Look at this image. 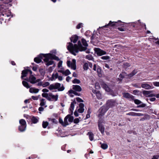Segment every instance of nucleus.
<instances>
[{
	"label": "nucleus",
	"instance_id": "f257e3e1",
	"mask_svg": "<svg viewBox=\"0 0 159 159\" xmlns=\"http://www.w3.org/2000/svg\"><path fill=\"white\" fill-rule=\"evenodd\" d=\"M82 42L83 44L85 46H82L81 42L79 41L77 44L73 45L71 43H69L67 46L68 49L74 55H76V53L79 51H83L87 49V47L88 46L86 41L84 39H82Z\"/></svg>",
	"mask_w": 159,
	"mask_h": 159
},
{
	"label": "nucleus",
	"instance_id": "f03ea898",
	"mask_svg": "<svg viewBox=\"0 0 159 159\" xmlns=\"http://www.w3.org/2000/svg\"><path fill=\"white\" fill-rule=\"evenodd\" d=\"M52 53H50L48 54H40V59L42 57H43V58H42L45 62V63L47 66H49L52 65L53 64V61L52 60V59H54L57 61H59V58L52 54V53H55L56 52V50H54L51 52ZM41 60H40V62Z\"/></svg>",
	"mask_w": 159,
	"mask_h": 159
},
{
	"label": "nucleus",
	"instance_id": "7ed1b4c3",
	"mask_svg": "<svg viewBox=\"0 0 159 159\" xmlns=\"http://www.w3.org/2000/svg\"><path fill=\"white\" fill-rule=\"evenodd\" d=\"M73 119L74 118L72 116L70 115H68L65 118L64 121L60 118L59 119V121L60 123L62 125L66 126L72 122Z\"/></svg>",
	"mask_w": 159,
	"mask_h": 159
},
{
	"label": "nucleus",
	"instance_id": "20e7f679",
	"mask_svg": "<svg viewBox=\"0 0 159 159\" xmlns=\"http://www.w3.org/2000/svg\"><path fill=\"white\" fill-rule=\"evenodd\" d=\"M4 5L0 4L1 6H2V7H4L3 9H2V8H1L2 10H4L3 11H0V16H5V17L6 16L7 17L10 16L11 15V12L9 10L7 9V7L6 6V3H5Z\"/></svg>",
	"mask_w": 159,
	"mask_h": 159
},
{
	"label": "nucleus",
	"instance_id": "39448f33",
	"mask_svg": "<svg viewBox=\"0 0 159 159\" xmlns=\"http://www.w3.org/2000/svg\"><path fill=\"white\" fill-rule=\"evenodd\" d=\"M64 89L62 85L61 86V84L57 83L52 84L49 87V89L51 90L57 89L58 91H62Z\"/></svg>",
	"mask_w": 159,
	"mask_h": 159
},
{
	"label": "nucleus",
	"instance_id": "423d86ee",
	"mask_svg": "<svg viewBox=\"0 0 159 159\" xmlns=\"http://www.w3.org/2000/svg\"><path fill=\"white\" fill-rule=\"evenodd\" d=\"M25 80L33 84L38 82V85H39L40 83L39 82V79H38L37 80L36 78L33 75H32V74L30 75L29 79L27 78V79H25Z\"/></svg>",
	"mask_w": 159,
	"mask_h": 159
},
{
	"label": "nucleus",
	"instance_id": "0eeeda50",
	"mask_svg": "<svg viewBox=\"0 0 159 159\" xmlns=\"http://www.w3.org/2000/svg\"><path fill=\"white\" fill-rule=\"evenodd\" d=\"M108 109V108L106 106H102L101 107L98 111V116L100 117L104 115Z\"/></svg>",
	"mask_w": 159,
	"mask_h": 159
},
{
	"label": "nucleus",
	"instance_id": "6e6552de",
	"mask_svg": "<svg viewBox=\"0 0 159 159\" xmlns=\"http://www.w3.org/2000/svg\"><path fill=\"white\" fill-rule=\"evenodd\" d=\"M123 25V22L120 20H119L118 22H112L111 21H110L109 24L105 25V27H106L108 25H111L113 26H117L119 25Z\"/></svg>",
	"mask_w": 159,
	"mask_h": 159
},
{
	"label": "nucleus",
	"instance_id": "1a4fd4ad",
	"mask_svg": "<svg viewBox=\"0 0 159 159\" xmlns=\"http://www.w3.org/2000/svg\"><path fill=\"white\" fill-rule=\"evenodd\" d=\"M95 52L98 56H101L106 54V52L98 48H95L94 49Z\"/></svg>",
	"mask_w": 159,
	"mask_h": 159
},
{
	"label": "nucleus",
	"instance_id": "9d476101",
	"mask_svg": "<svg viewBox=\"0 0 159 159\" xmlns=\"http://www.w3.org/2000/svg\"><path fill=\"white\" fill-rule=\"evenodd\" d=\"M67 65L68 66L71 67L74 70H75L76 69V61L74 59L72 60L71 63L70 61H67Z\"/></svg>",
	"mask_w": 159,
	"mask_h": 159
},
{
	"label": "nucleus",
	"instance_id": "9b49d317",
	"mask_svg": "<svg viewBox=\"0 0 159 159\" xmlns=\"http://www.w3.org/2000/svg\"><path fill=\"white\" fill-rule=\"evenodd\" d=\"M57 95H54L50 93L49 94V97L48 98V100L51 101H56L57 100L58 98Z\"/></svg>",
	"mask_w": 159,
	"mask_h": 159
},
{
	"label": "nucleus",
	"instance_id": "f8f14e48",
	"mask_svg": "<svg viewBox=\"0 0 159 159\" xmlns=\"http://www.w3.org/2000/svg\"><path fill=\"white\" fill-rule=\"evenodd\" d=\"M29 72L30 75L32 74V71L30 70H24L22 71L21 78L23 79L25 77L27 74Z\"/></svg>",
	"mask_w": 159,
	"mask_h": 159
},
{
	"label": "nucleus",
	"instance_id": "ddd939ff",
	"mask_svg": "<svg viewBox=\"0 0 159 159\" xmlns=\"http://www.w3.org/2000/svg\"><path fill=\"white\" fill-rule=\"evenodd\" d=\"M116 103L115 102L111 100H108L107 102V106L108 108L112 107L116 105Z\"/></svg>",
	"mask_w": 159,
	"mask_h": 159
},
{
	"label": "nucleus",
	"instance_id": "4468645a",
	"mask_svg": "<svg viewBox=\"0 0 159 159\" xmlns=\"http://www.w3.org/2000/svg\"><path fill=\"white\" fill-rule=\"evenodd\" d=\"M141 87L143 88L147 89H152L153 88L151 86L146 83H142L141 84Z\"/></svg>",
	"mask_w": 159,
	"mask_h": 159
},
{
	"label": "nucleus",
	"instance_id": "2eb2a0df",
	"mask_svg": "<svg viewBox=\"0 0 159 159\" xmlns=\"http://www.w3.org/2000/svg\"><path fill=\"white\" fill-rule=\"evenodd\" d=\"M58 72L62 73L63 75L66 76L68 75L71 74V73L69 70H66L64 71L63 70H58Z\"/></svg>",
	"mask_w": 159,
	"mask_h": 159
},
{
	"label": "nucleus",
	"instance_id": "dca6fc26",
	"mask_svg": "<svg viewBox=\"0 0 159 159\" xmlns=\"http://www.w3.org/2000/svg\"><path fill=\"white\" fill-rule=\"evenodd\" d=\"M124 97L129 99L130 100L134 99V96L128 93H124L123 94Z\"/></svg>",
	"mask_w": 159,
	"mask_h": 159
},
{
	"label": "nucleus",
	"instance_id": "f3484780",
	"mask_svg": "<svg viewBox=\"0 0 159 159\" xmlns=\"http://www.w3.org/2000/svg\"><path fill=\"white\" fill-rule=\"evenodd\" d=\"M79 108L78 110V111L80 113H83L84 110V105L83 103H80L79 105Z\"/></svg>",
	"mask_w": 159,
	"mask_h": 159
},
{
	"label": "nucleus",
	"instance_id": "a211bd4d",
	"mask_svg": "<svg viewBox=\"0 0 159 159\" xmlns=\"http://www.w3.org/2000/svg\"><path fill=\"white\" fill-rule=\"evenodd\" d=\"M152 91H143V93L144 95H145L147 97H154V96H151L152 95H154V94L151 93Z\"/></svg>",
	"mask_w": 159,
	"mask_h": 159
},
{
	"label": "nucleus",
	"instance_id": "6ab92c4d",
	"mask_svg": "<svg viewBox=\"0 0 159 159\" xmlns=\"http://www.w3.org/2000/svg\"><path fill=\"white\" fill-rule=\"evenodd\" d=\"M76 104V102L75 101H74L72 102L70 104V108L69 109L70 112L72 114L73 111L74 109L75 105Z\"/></svg>",
	"mask_w": 159,
	"mask_h": 159
},
{
	"label": "nucleus",
	"instance_id": "aec40b11",
	"mask_svg": "<svg viewBox=\"0 0 159 159\" xmlns=\"http://www.w3.org/2000/svg\"><path fill=\"white\" fill-rule=\"evenodd\" d=\"M72 89L75 91L78 92H80L82 90V89L80 86L78 85H73Z\"/></svg>",
	"mask_w": 159,
	"mask_h": 159
},
{
	"label": "nucleus",
	"instance_id": "412c9836",
	"mask_svg": "<svg viewBox=\"0 0 159 159\" xmlns=\"http://www.w3.org/2000/svg\"><path fill=\"white\" fill-rule=\"evenodd\" d=\"M78 38V37L77 36L74 35L72 36L70 39L71 41L75 43L77 41Z\"/></svg>",
	"mask_w": 159,
	"mask_h": 159
},
{
	"label": "nucleus",
	"instance_id": "4be33fe9",
	"mask_svg": "<svg viewBox=\"0 0 159 159\" xmlns=\"http://www.w3.org/2000/svg\"><path fill=\"white\" fill-rule=\"evenodd\" d=\"M58 74L57 73H53L52 77L51 78V80L53 81L55 80L56 79L58 78Z\"/></svg>",
	"mask_w": 159,
	"mask_h": 159
},
{
	"label": "nucleus",
	"instance_id": "5701e85b",
	"mask_svg": "<svg viewBox=\"0 0 159 159\" xmlns=\"http://www.w3.org/2000/svg\"><path fill=\"white\" fill-rule=\"evenodd\" d=\"M39 91V89H35L34 88H30L29 89V91L31 93H36Z\"/></svg>",
	"mask_w": 159,
	"mask_h": 159
},
{
	"label": "nucleus",
	"instance_id": "b1692460",
	"mask_svg": "<svg viewBox=\"0 0 159 159\" xmlns=\"http://www.w3.org/2000/svg\"><path fill=\"white\" fill-rule=\"evenodd\" d=\"M26 128V125H20L19 126V130L20 132H23L25 130Z\"/></svg>",
	"mask_w": 159,
	"mask_h": 159
},
{
	"label": "nucleus",
	"instance_id": "393cba45",
	"mask_svg": "<svg viewBox=\"0 0 159 159\" xmlns=\"http://www.w3.org/2000/svg\"><path fill=\"white\" fill-rule=\"evenodd\" d=\"M127 114L130 115L131 116H140L143 115L141 113H136L133 112H131Z\"/></svg>",
	"mask_w": 159,
	"mask_h": 159
},
{
	"label": "nucleus",
	"instance_id": "a878e982",
	"mask_svg": "<svg viewBox=\"0 0 159 159\" xmlns=\"http://www.w3.org/2000/svg\"><path fill=\"white\" fill-rule=\"evenodd\" d=\"M99 129L101 133H103L104 131V127L102 124L99 123L98 124Z\"/></svg>",
	"mask_w": 159,
	"mask_h": 159
},
{
	"label": "nucleus",
	"instance_id": "bb28decb",
	"mask_svg": "<svg viewBox=\"0 0 159 159\" xmlns=\"http://www.w3.org/2000/svg\"><path fill=\"white\" fill-rule=\"evenodd\" d=\"M88 135L89 136V139L91 141H92L93 139V134L91 132H89Z\"/></svg>",
	"mask_w": 159,
	"mask_h": 159
},
{
	"label": "nucleus",
	"instance_id": "cd10ccee",
	"mask_svg": "<svg viewBox=\"0 0 159 159\" xmlns=\"http://www.w3.org/2000/svg\"><path fill=\"white\" fill-rule=\"evenodd\" d=\"M49 85V83L48 82H45L44 83L40 82V86H42L43 87H45Z\"/></svg>",
	"mask_w": 159,
	"mask_h": 159
},
{
	"label": "nucleus",
	"instance_id": "c85d7f7f",
	"mask_svg": "<svg viewBox=\"0 0 159 159\" xmlns=\"http://www.w3.org/2000/svg\"><path fill=\"white\" fill-rule=\"evenodd\" d=\"M22 83L23 85L27 88L28 89L30 88V85H29V84L27 82L25 81H22Z\"/></svg>",
	"mask_w": 159,
	"mask_h": 159
},
{
	"label": "nucleus",
	"instance_id": "c756f323",
	"mask_svg": "<svg viewBox=\"0 0 159 159\" xmlns=\"http://www.w3.org/2000/svg\"><path fill=\"white\" fill-rule=\"evenodd\" d=\"M31 120L32 122L34 124H35L37 123L38 121V119L36 118L34 116L33 117L31 118Z\"/></svg>",
	"mask_w": 159,
	"mask_h": 159
},
{
	"label": "nucleus",
	"instance_id": "7c9ffc66",
	"mask_svg": "<svg viewBox=\"0 0 159 159\" xmlns=\"http://www.w3.org/2000/svg\"><path fill=\"white\" fill-rule=\"evenodd\" d=\"M68 93H69V95L71 97H73V95H72V94H76V93L73 90H70L68 92Z\"/></svg>",
	"mask_w": 159,
	"mask_h": 159
},
{
	"label": "nucleus",
	"instance_id": "2f4dec72",
	"mask_svg": "<svg viewBox=\"0 0 159 159\" xmlns=\"http://www.w3.org/2000/svg\"><path fill=\"white\" fill-rule=\"evenodd\" d=\"M40 106H43L44 107L47 106L45 105V101L44 99H43L40 101Z\"/></svg>",
	"mask_w": 159,
	"mask_h": 159
},
{
	"label": "nucleus",
	"instance_id": "473e14b6",
	"mask_svg": "<svg viewBox=\"0 0 159 159\" xmlns=\"http://www.w3.org/2000/svg\"><path fill=\"white\" fill-rule=\"evenodd\" d=\"M103 87L105 89V90L107 92H110V89L109 87L106 84H104L103 85Z\"/></svg>",
	"mask_w": 159,
	"mask_h": 159
},
{
	"label": "nucleus",
	"instance_id": "72a5a7b5",
	"mask_svg": "<svg viewBox=\"0 0 159 159\" xmlns=\"http://www.w3.org/2000/svg\"><path fill=\"white\" fill-rule=\"evenodd\" d=\"M85 58L89 60H93V58L92 55L90 54L86 55L85 57Z\"/></svg>",
	"mask_w": 159,
	"mask_h": 159
},
{
	"label": "nucleus",
	"instance_id": "f704fd0d",
	"mask_svg": "<svg viewBox=\"0 0 159 159\" xmlns=\"http://www.w3.org/2000/svg\"><path fill=\"white\" fill-rule=\"evenodd\" d=\"M2 1L3 3H8L10 2H14L15 0H1Z\"/></svg>",
	"mask_w": 159,
	"mask_h": 159
},
{
	"label": "nucleus",
	"instance_id": "c9c22d12",
	"mask_svg": "<svg viewBox=\"0 0 159 159\" xmlns=\"http://www.w3.org/2000/svg\"><path fill=\"white\" fill-rule=\"evenodd\" d=\"M19 123L20 125H26V122L23 119H21L19 120Z\"/></svg>",
	"mask_w": 159,
	"mask_h": 159
},
{
	"label": "nucleus",
	"instance_id": "e433bc0d",
	"mask_svg": "<svg viewBox=\"0 0 159 159\" xmlns=\"http://www.w3.org/2000/svg\"><path fill=\"white\" fill-rule=\"evenodd\" d=\"M107 145L105 143H102L101 144V147L103 149H106L108 148Z\"/></svg>",
	"mask_w": 159,
	"mask_h": 159
},
{
	"label": "nucleus",
	"instance_id": "4c0bfd02",
	"mask_svg": "<svg viewBox=\"0 0 159 159\" xmlns=\"http://www.w3.org/2000/svg\"><path fill=\"white\" fill-rule=\"evenodd\" d=\"M96 94L98 99H100L102 98V95L100 92L97 91V92H96Z\"/></svg>",
	"mask_w": 159,
	"mask_h": 159
},
{
	"label": "nucleus",
	"instance_id": "58836bf2",
	"mask_svg": "<svg viewBox=\"0 0 159 159\" xmlns=\"http://www.w3.org/2000/svg\"><path fill=\"white\" fill-rule=\"evenodd\" d=\"M34 61L37 63H39L40 62V57L39 55L38 56V57H36L34 58Z\"/></svg>",
	"mask_w": 159,
	"mask_h": 159
},
{
	"label": "nucleus",
	"instance_id": "ea45409f",
	"mask_svg": "<svg viewBox=\"0 0 159 159\" xmlns=\"http://www.w3.org/2000/svg\"><path fill=\"white\" fill-rule=\"evenodd\" d=\"M62 61H60L58 64V67L60 69V70H62Z\"/></svg>",
	"mask_w": 159,
	"mask_h": 159
},
{
	"label": "nucleus",
	"instance_id": "a19ab883",
	"mask_svg": "<svg viewBox=\"0 0 159 159\" xmlns=\"http://www.w3.org/2000/svg\"><path fill=\"white\" fill-rule=\"evenodd\" d=\"M89 68L88 64L87 63H85L83 66V68L85 70H87Z\"/></svg>",
	"mask_w": 159,
	"mask_h": 159
},
{
	"label": "nucleus",
	"instance_id": "79ce46f5",
	"mask_svg": "<svg viewBox=\"0 0 159 159\" xmlns=\"http://www.w3.org/2000/svg\"><path fill=\"white\" fill-rule=\"evenodd\" d=\"M48 123L46 121H43V123L42 126L43 128H46L48 125Z\"/></svg>",
	"mask_w": 159,
	"mask_h": 159
},
{
	"label": "nucleus",
	"instance_id": "37998d69",
	"mask_svg": "<svg viewBox=\"0 0 159 159\" xmlns=\"http://www.w3.org/2000/svg\"><path fill=\"white\" fill-rule=\"evenodd\" d=\"M97 71L98 76H100L101 75V69L99 67L97 69Z\"/></svg>",
	"mask_w": 159,
	"mask_h": 159
},
{
	"label": "nucleus",
	"instance_id": "c03bdc74",
	"mask_svg": "<svg viewBox=\"0 0 159 159\" xmlns=\"http://www.w3.org/2000/svg\"><path fill=\"white\" fill-rule=\"evenodd\" d=\"M72 82L74 84H79L80 83V80L77 79H75Z\"/></svg>",
	"mask_w": 159,
	"mask_h": 159
},
{
	"label": "nucleus",
	"instance_id": "a18cd8bd",
	"mask_svg": "<svg viewBox=\"0 0 159 159\" xmlns=\"http://www.w3.org/2000/svg\"><path fill=\"white\" fill-rule=\"evenodd\" d=\"M110 57L109 56H102L101 57V58L103 60H108L110 59Z\"/></svg>",
	"mask_w": 159,
	"mask_h": 159
},
{
	"label": "nucleus",
	"instance_id": "49530a36",
	"mask_svg": "<svg viewBox=\"0 0 159 159\" xmlns=\"http://www.w3.org/2000/svg\"><path fill=\"white\" fill-rule=\"evenodd\" d=\"M42 96L48 99V98L49 97V94L47 93H43L42 94Z\"/></svg>",
	"mask_w": 159,
	"mask_h": 159
},
{
	"label": "nucleus",
	"instance_id": "de8ad7c7",
	"mask_svg": "<svg viewBox=\"0 0 159 159\" xmlns=\"http://www.w3.org/2000/svg\"><path fill=\"white\" fill-rule=\"evenodd\" d=\"M134 102L137 105L142 103V102L140 100L138 99H135L134 100Z\"/></svg>",
	"mask_w": 159,
	"mask_h": 159
},
{
	"label": "nucleus",
	"instance_id": "09e8293b",
	"mask_svg": "<svg viewBox=\"0 0 159 159\" xmlns=\"http://www.w3.org/2000/svg\"><path fill=\"white\" fill-rule=\"evenodd\" d=\"M153 85L156 87H159V82H154L153 83Z\"/></svg>",
	"mask_w": 159,
	"mask_h": 159
},
{
	"label": "nucleus",
	"instance_id": "8fccbe9b",
	"mask_svg": "<svg viewBox=\"0 0 159 159\" xmlns=\"http://www.w3.org/2000/svg\"><path fill=\"white\" fill-rule=\"evenodd\" d=\"M125 73H122V74H121L119 75V77L120 79H123L124 76H125Z\"/></svg>",
	"mask_w": 159,
	"mask_h": 159
},
{
	"label": "nucleus",
	"instance_id": "3c124183",
	"mask_svg": "<svg viewBox=\"0 0 159 159\" xmlns=\"http://www.w3.org/2000/svg\"><path fill=\"white\" fill-rule=\"evenodd\" d=\"M34 100H37L39 99V95L38 96H32L31 97Z\"/></svg>",
	"mask_w": 159,
	"mask_h": 159
},
{
	"label": "nucleus",
	"instance_id": "603ef678",
	"mask_svg": "<svg viewBox=\"0 0 159 159\" xmlns=\"http://www.w3.org/2000/svg\"><path fill=\"white\" fill-rule=\"evenodd\" d=\"M136 73V71L135 70H134L133 72L129 75V76L130 77L133 76L134 75H135Z\"/></svg>",
	"mask_w": 159,
	"mask_h": 159
},
{
	"label": "nucleus",
	"instance_id": "864d4df0",
	"mask_svg": "<svg viewBox=\"0 0 159 159\" xmlns=\"http://www.w3.org/2000/svg\"><path fill=\"white\" fill-rule=\"evenodd\" d=\"M90 112L89 111V110L88 111V114L86 115V118L88 119L90 117Z\"/></svg>",
	"mask_w": 159,
	"mask_h": 159
},
{
	"label": "nucleus",
	"instance_id": "5fc2aeb1",
	"mask_svg": "<svg viewBox=\"0 0 159 159\" xmlns=\"http://www.w3.org/2000/svg\"><path fill=\"white\" fill-rule=\"evenodd\" d=\"M76 99L77 101L79 102H83V100L79 98H76Z\"/></svg>",
	"mask_w": 159,
	"mask_h": 159
},
{
	"label": "nucleus",
	"instance_id": "6e6d98bb",
	"mask_svg": "<svg viewBox=\"0 0 159 159\" xmlns=\"http://www.w3.org/2000/svg\"><path fill=\"white\" fill-rule=\"evenodd\" d=\"M79 122V119L78 118H76L74 120V122L75 123H78Z\"/></svg>",
	"mask_w": 159,
	"mask_h": 159
},
{
	"label": "nucleus",
	"instance_id": "4d7b16f0",
	"mask_svg": "<svg viewBox=\"0 0 159 159\" xmlns=\"http://www.w3.org/2000/svg\"><path fill=\"white\" fill-rule=\"evenodd\" d=\"M149 100L150 101H151L153 102V101H155V100H156V98H149V99H148L147 100L148 101Z\"/></svg>",
	"mask_w": 159,
	"mask_h": 159
},
{
	"label": "nucleus",
	"instance_id": "13d9d810",
	"mask_svg": "<svg viewBox=\"0 0 159 159\" xmlns=\"http://www.w3.org/2000/svg\"><path fill=\"white\" fill-rule=\"evenodd\" d=\"M82 23H80L79 24L76 26V28L77 29H79L82 26Z\"/></svg>",
	"mask_w": 159,
	"mask_h": 159
},
{
	"label": "nucleus",
	"instance_id": "bf43d9fd",
	"mask_svg": "<svg viewBox=\"0 0 159 159\" xmlns=\"http://www.w3.org/2000/svg\"><path fill=\"white\" fill-rule=\"evenodd\" d=\"M129 66V63H126L124 64V67L125 68H127Z\"/></svg>",
	"mask_w": 159,
	"mask_h": 159
},
{
	"label": "nucleus",
	"instance_id": "052dcab7",
	"mask_svg": "<svg viewBox=\"0 0 159 159\" xmlns=\"http://www.w3.org/2000/svg\"><path fill=\"white\" fill-rule=\"evenodd\" d=\"M95 86L96 88L97 89H99L100 88L99 86L98 83H96Z\"/></svg>",
	"mask_w": 159,
	"mask_h": 159
},
{
	"label": "nucleus",
	"instance_id": "680f3d73",
	"mask_svg": "<svg viewBox=\"0 0 159 159\" xmlns=\"http://www.w3.org/2000/svg\"><path fill=\"white\" fill-rule=\"evenodd\" d=\"M42 91L44 93H46L48 92V90L46 89H44L42 90Z\"/></svg>",
	"mask_w": 159,
	"mask_h": 159
},
{
	"label": "nucleus",
	"instance_id": "e2e57ef3",
	"mask_svg": "<svg viewBox=\"0 0 159 159\" xmlns=\"http://www.w3.org/2000/svg\"><path fill=\"white\" fill-rule=\"evenodd\" d=\"M159 157V156H153L152 159H158Z\"/></svg>",
	"mask_w": 159,
	"mask_h": 159
},
{
	"label": "nucleus",
	"instance_id": "0e129e2a",
	"mask_svg": "<svg viewBox=\"0 0 159 159\" xmlns=\"http://www.w3.org/2000/svg\"><path fill=\"white\" fill-rule=\"evenodd\" d=\"M151 96H154V97H156L157 98H159V93L154 95H152Z\"/></svg>",
	"mask_w": 159,
	"mask_h": 159
},
{
	"label": "nucleus",
	"instance_id": "69168bd1",
	"mask_svg": "<svg viewBox=\"0 0 159 159\" xmlns=\"http://www.w3.org/2000/svg\"><path fill=\"white\" fill-rule=\"evenodd\" d=\"M57 78L58 79V80L60 81H61L63 80L62 77L61 76L58 75V77Z\"/></svg>",
	"mask_w": 159,
	"mask_h": 159
},
{
	"label": "nucleus",
	"instance_id": "338daca9",
	"mask_svg": "<svg viewBox=\"0 0 159 159\" xmlns=\"http://www.w3.org/2000/svg\"><path fill=\"white\" fill-rule=\"evenodd\" d=\"M74 114L75 116L76 117L78 116H79L78 113L76 111H75V112L74 113Z\"/></svg>",
	"mask_w": 159,
	"mask_h": 159
},
{
	"label": "nucleus",
	"instance_id": "774afa93",
	"mask_svg": "<svg viewBox=\"0 0 159 159\" xmlns=\"http://www.w3.org/2000/svg\"><path fill=\"white\" fill-rule=\"evenodd\" d=\"M37 68L36 66H34L33 67V68H32L33 70L34 71H36L37 70Z\"/></svg>",
	"mask_w": 159,
	"mask_h": 159
}]
</instances>
